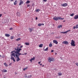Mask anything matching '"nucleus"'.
<instances>
[{
    "instance_id": "obj_1",
    "label": "nucleus",
    "mask_w": 78,
    "mask_h": 78,
    "mask_svg": "<svg viewBox=\"0 0 78 78\" xmlns=\"http://www.w3.org/2000/svg\"><path fill=\"white\" fill-rule=\"evenodd\" d=\"M20 45V44H18V46L16 47V48H15V51H13L11 52V53H14V52L15 54H15V56L16 58H17L16 59V61L17 62H18V61H19L20 60V59L19 58V56H20V55H24V54L19 53L20 52V51L22 50L21 48L19 49V47Z\"/></svg>"
},
{
    "instance_id": "obj_2",
    "label": "nucleus",
    "mask_w": 78,
    "mask_h": 78,
    "mask_svg": "<svg viewBox=\"0 0 78 78\" xmlns=\"http://www.w3.org/2000/svg\"><path fill=\"white\" fill-rule=\"evenodd\" d=\"M10 56L11 59H12L13 61H14V62H16V60H15V58H15L16 60L17 59V57H16V56L15 53L14 52L11 53V52Z\"/></svg>"
},
{
    "instance_id": "obj_3",
    "label": "nucleus",
    "mask_w": 78,
    "mask_h": 78,
    "mask_svg": "<svg viewBox=\"0 0 78 78\" xmlns=\"http://www.w3.org/2000/svg\"><path fill=\"white\" fill-rule=\"evenodd\" d=\"M53 19L54 20H56V21L57 20H64V18H62L60 16H58V17H54Z\"/></svg>"
},
{
    "instance_id": "obj_4",
    "label": "nucleus",
    "mask_w": 78,
    "mask_h": 78,
    "mask_svg": "<svg viewBox=\"0 0 78 78\" xmlns=\"http://www.w3.org/2000/svg\"><path fill=\"white\" fill-rule=\"evenodd\" d=\"M48 61L49 62H51V61H54V58H53L49 57Z\"/></svg>"
},
{
    "instance_id": "obj_5",
    "label": "nucleus",
    "mask_w": 78,
    "mask_h": 78,
    "mask_svg": "<svg viewBox=\"0 0 78 78\" xmlns=\"http://www.w3.org/2000/svg\"><path fill=\"white\" fill-rule=\"evenodd\" d=\"M71 46H73V47H75V41H74V40H73L71 41Z\"/></svg>"
},
{
    "instance_id": "obj_6",
    "label": "nucleus",
    "mask_w": 78,
    "mask_h": 78,
    "mask_svg": "<svg viewBox=\"0 0 78 78\" xmlns=\"http://www.w3.org/2000/svg\"><path fill=\"white\" fill-rule=\"evenodd\" d=\"M70 30H69L66 32H61L60 33H62L63 34H66V33H67L68 32H70Z\"/></svg>"
},
{
    "instance_id": "obj_7",
    "label": "nucleus",
    "mask_w": 78,
    "mask_h": 78,
    "mask_svg": "<svg viewBox=\"0 0 78 78\" xmlns=\"http://www.w3.org/2000/svg\"><path fill=\"white\" fill-rule=\"evenodd\" d=\"M53 42L54 44H55L56 45H57L58 43V42L56 40H54L53 41Z\"/></svg>"
},
{
    "instance_id": "obj_8",
    "label": "nucleus",
    "mask_w": 78,
    "mask_h": 78,
    "mask_svg": "<svg viewBox=\"0 0 78 78\" xmlns=\"http://www.w3.org/2000/svg\"><path fill=\"white\" fill-rule=\"evenodd\" d=\"M33 30V27L29 28V30L30 31V33H31V32H32Z\"/></svg>"
},
{
    "instance_id": "obj_9",
    "label": "nucleus",
    "mask_w": 78,
    "mask_h": 78,
    "mask_svg": "<svg viewBox=\"0 0 78 78\" xmlns=\"http://www.w3.org/2000/svg\"><path fill=\"white\" fill-rule=\"evenodd\" d=\"M63 43L64 44L67 45L68 44V42L67 41H64L63 42Z\"/></svg>"
},
{
    "instance_id": "obj_10",
    "label": "nucleus",
    "mask_w": 78,
    "mask_h": 78,
    "mask_svg": "<svg viewBox=\"0 0 78 78\" xmlns=\"http://www.w3.org/2000/svg\"><path fill=\"white\" fill-rule=\"evenodd\" d=\"M16 14H17V16H18L19 17L21 16V15L20 14V13L19 12H17Z\"/></svg>"
},
{
    "instance_id": "obj_11",
    "label": "nucleus",
    "mask_w": 78,
    "mask_h": 78,
    "mask_svg": "<svg viewBox=\"0 0 78 78\" xmlns=\"http://www.w3.org/2000/svg\"><path fill=\"white\" fill-rule=\"evenodd\" d=\"M2 73H5V72H7V70L3 69L2 70Z\"/></svg>"
},
{
    "instance_id": "obj_12",
    "label": "nucleus",
    "mask_w": 78,
    "mask_h": 78,
    "mask_svg": "<svg viewBox=\"0 0 78 78\" xmlns=\"http://www.w3.org/2000/svg\"><path fill=\"white\" fill-rule=\"evenodd\" d=\"M62 6H67V3H64L62 5Z\"/></svg>"
},
{
    "instance_id": "obj_13",
    "label": "nucleus",
    "mask_w": 78,
    "mask_h": 78,
    "mask_svg": "<svg viewBox=\"0 0 78 78\" xmlns=\"http://www.w3.org/2000/svg\"><path fill=\"white\" fill-rule=\"evenodd\" d=\"M20 1V2L19 4V5H21L23 3V1Z\"/></svg>"
},
{
    "instance_id": "obj_14",
    "label": "nucleus",
    "mask_w": 78,
    "mask_h": 78,
    "mask_svg": "<svg viewBox=\"0 0 78 78\" xmlns=\"http://www.w3.org/2000/svg\"><path fill=\"white\" fill-rule=\"evenodd\" d=\"M5 36H6V37H9V36H10V35L6 34H5Z\"/></svg>"
},
{
    "instance_id": "obj_15",
    "label": "nucleus",
    "mask_w": 78,
    "mask_h": 78,
    "mask_svg": "<svg viewBox=\"0 0 78 78\" xmlns=\"http://www.w3.org/2000/svg\"><path fill=\"white\" fill-rule=\"evenodd\" d=\"M58 76H61L62 75V74L61 72H59L58 73Z\"/></svg>"
},
{
    "instance_id": "obj_16",
    "label": "nucleus",
    "mask_w": 78,
    "mask_h": 78,
    "mask_svg": "<svg viewBox=\"0 0 78 78\" xmlns=\"http://www.w3.org/2000/svg\"><path fill=\"white\" fill-rule=\"evenodd\" d=\"M39 47L40 48H42V47H43V44H41L40 45H39Z\"/></svg>"
},
{
    "instance_id": "obj_17",
    "label": "nucleus",
    "mask_w": 78,
    "mask_h": 78,
    "mask_svg": "<svg viewBox=\"0 0 78 78\" xmlns=\"http://www.w3.org/2000/svg\"><path fill=\"white\" fill-rule=\"evenodd\" d=\"M74 19H78V15L75 16L74 17Z\"/></svg>"
},
{
    "instance_id": "obj_18",
    "label": "nucleus",
    "mask_w": 78,
    "mask_h": 78,
    "mask_svg": "<svg viewBox=\"0 0 78 78\" xmlns=\"http://www.w3.org/2000/svg\"><path fill=\"white\" fill-rule=\"evenodd\" d=\"M62 27V25H60L58 26V28H61Z\"/></svg>"
},
{
    "instance_id": "obj_19",
    "label": "nucleus",
    "mask_w": 78,
    "mask_h": 78,
    "mask_svg": "<svg viewBox=\"0 0 78 78\" xmlns=\"http://www.w3.org/2000/svg\"><path fill=\"white\" fill-rule=\"evenodd\" d=\"M25 44L26 45H30V44L28 42H26Z\"/></svg>"
},
{
    "instance_id": "obj_20",
    "label": "nucleus",
    "mask_w": 78,
    "mask_h": 78,
    "mask_svg": "<svg viewBox=\"0 0 78 78\" xmlns=\"http://www.w3.org/2000/svg\"><path fill=\"white\" fill-rule=\"evenodd\" d=\"M31 77H32V75H30L28 76H27V78H31Z\"/></svg>"
},
{
    "instance_id": "obj_21",
    "label": "nucleus",
    "mask_w": 78,
    "mask_h": 78,
    "mask_svg": "<svg viewBox=\"0 0 78 78\" xmlns=\"http://www.w3.org/2000/svg\"><path fill=\"white\" fill-rule=\"evenodd\" d=\"M20 39H21V38H17V39H16V41H20Z\"/></svg>"
},
{
    "instance_id": "obj_22",
    "label": "nucleus",
    "mask_w": 78,
    "mask_h": 78,
    "mask_svg": "<svg viewBox=\"0 0 78 78\" xmlns=\"http://www.w3.org/2000/svg\"><path fill=\"white\" fill-rule=\"evenodd\" d=\"M28 69V67H26V68H24L23 69V70L24 71H25V70H27Z\"/></svg>"
},
{
    "instance_id": "obj_23",
    "label": "nucleus",
    "mask_w": 78,
    "mask_h": 78,
    "mask_svg": "<svg viewBox=\"0 0 78 78\" xmlns=\"http://www.w3.org/2000/svg\"><path fill=\"white\" fill-rule=\"evenodd\" d=\"M4 64L5 66V67H8V65H7V64H6V63H4Z\"/></svg>"
},
{
    "instance_id": "obj_24",
    "label": "nucleus",
    "mask_w": 78,
    "mask_h": 78,
    "mask_svg": "<svg viewBox=\"0 0 78 78\" xmlns=\"http://www.w3.org/2000/svg\"><path fill=\"white\" fill-rule=\"evenodd\" d=\"M17 1H15V2L14 3V5H16L17 4Z\"/></svg>"
},
{
    "instance_id": "obj_25",
    "label": "nucleus",
    "mask_w": 78,
    "mask_h": 78,
    "mask_svg": "<svg viewBox=\"0 0 78 78\" xmlns=\"http://www.w3.org/2000/svg\"><path fill=\"white\" fill-rule=\"evenodd\" d=\"M31 59L32 60V61H34L35 60V57H34L32 58H31Z\"/></svg>"
},
{
    "instance_id": "obj_26",
    "label": "nucleus",
    "mask_w": 78,
    "mask_h": 78,
    "mask_svg": "<svg viewBox=\"0 0 78 78\" xmlns=\"http://www.w3.org/2000/svg\"><path fill=\"white\" fill-rule=\"evenodd\" d=\"M30 3V2L29 0H27L26 2V3Z\"/></svg>"
},
{
    "instance_id": "obj_27",
    "label": "nucleus",
    "mask_w": 78,
    "mask_h": 78,
    "mask_svg": "<svg viewBox=\"0 0 78 78\" xmlns=\"http://www.w3.org/2000/svg\"><path fill=\"white\" fill-rule=\"evenodd\" d=\"M38 26H39V27H41V26H42V24L41 23H39L38 24Z\"/></svg>"
},
{
    "instance_id": "obj_28",
    "label": "nucleus",
    "mask_w": 78,
    "mask_h": 78,
    "mask_svg": "<svg viewBox=\"0 0 78 78\" xmlns=\"http://www.w3.org/2000/svg\"><path fill=\"white\" fill-rule=\"evenodd\" d=\"M76 28H78V24L76 25Z\"/></svg>"
},
{
    "instance_id": "obj_29",
    "label": "nucleus",
    "mask_w": 78,
    "mask_h": 78,
    "mask_svg": "<svg viewBox=\"0 0 78 78\" xmlns=\"http://www.w3.org/2000/svg\"><path fill=\"white\" fill-rule=\"evenodd\" d=\"M49 47H52V44H50L49 45Z\"/></svg>"
},
{
    "instance_id": "obj_30",
    "label": "nucleus",
    "mask_w": 78,
    "mask_h": 78,
    "mask_svg": "<svg viewBox=\"0 0 78 78\" xmlns=\"http://www.w3.org/2000/svg\"><path fill=\"white\" fill-rule=\"evenodd\" d=\"M48 48H47L45 49V51H47L48 50Z\"/></svg>"
},
{
    "instance_id": "obj_31",
    "label": "nucleus",
    "mask_w": 78,
    "mask_h": 78,
    "mask_svg": "<svg viewBox=\"0 0 78 78\" xmlns=\"http://www.w3.org/2000/svg\"><path fill=\"white\" fill-rule=\"evenodd\" d=\"M56 39H60V37L58 36L56 37Z\"/></svg>"
},
{
    "instance_id": "obj_32",
    "label": "nucleus",
    "mask_w": 78,
    "mask_h": 78,
    "mask_svg": "<svg viewBox=\"0 0 78 78\" xmlns=\"http://www.w3.org/2000/svg\"><path fill=\"white\" fill-rule=\"evenodd\" d=\"M74 15V13H72V14L70 15L71 16H73Z\"/></svg>"
},
{
    "instance_id": "obj_33",
    "label": "nucleus",
    "mask_w": 78,
    "mask_h": 78,
    "mask_svg": "<svg viewBox=\"0 0 78 78\" xmlns=\"http://www.w3.org/2000/svg\"><path fill=\"white\" fill-rule=\"evenodd\" d=\"M11 39H14V38H13V37H10Z\"/></svg>"
},
{
    "instance_id": "obj_34",
    "label": "nucleus",
    "mask_w": 78,
    "mask_h": 78,
    "mask_svg": "<svg viewBox=\"0 0 78 78\" xmlns=\"http://www.w3.org/2000/svg\"><path fill=\"white\" fill-rule=\"evenodd\" d=\"M76 65L77 66H78V63H76Z\"/></svg>"
},
{
    "instance_id": "obj_35",
    "label": "nucleus",
    "mask_w": 78,
    "mask_h": 78,
    "mask_svg": "<svg viewBox=\"0 0 78 78\" xmlns=\"http://www.w3.org/2000/svg\"><path fill=\"white\" fill-rule=\"evenodd\" d=\"M22 47H23V46H21L20 47V48H22Z\"/></svg>"
},
{
    "instance_id": "obj_36",
    "label": "nucleus",
    "mask_w": 78,
    "mask_h": 78,
    "mask_svg": "<svg viewBox=\"0 0 78 78\" xmlns=\"http://www.w3.org/2000/svg\"><path fill=\"white\" fill-rule=\"evenodd\" d=\"M2 16V14H0V17H1Z\"/></svg>"
},
{
    "instance_id": "obj_37",
    "label": "nucleus",
    "mask_w": 78,
    "mask_h": 78,
    "mask_svg": "<svg viewBox=\"0 0 78 78\" xmlns=\"http://www.w3.org/2000/svg\"><path fill=\"white\" fill-rule=\"evenodd\" d=\"M75 28H76V27H75V26H74L73 27V29H74V30H75Z\"/></svg>"
},
{
    "instance_id": "obj_38",
    "label": "nucleus",
    "mask_w": 78,
    "mask_h": 78,
    "mask_svg": "<svg viewBox=\"0 0 78 78\" xmlns=\"http://www.w3.org/2000/svg\"><path fill=\"white\" fill-rule=\"evenodd\" d=\"M12 30V28H11L9 29L10 30Z\"/></svg>"
},
{
    "instance_id": "obj_39",
    "label": "nucleus",
    "mask_w": 78,
    "mask_h": 78,
    "mask_svg": "<svg viewBox=\"0 0 78 78\" xmlns=\"http://www.w3.org/2000/svg\"><path fill=\"white\" fill-rule=\"evenodd\" d=\"M12 65V63H10V64H9V66H11Z\"/></svg>"
},
{
    "instance_id": "obj_40",
    "label": "nucleus",
    "mask_w": 78,
    "mask_h": 78,
    "mask_svg": "<svg viewBox=\"0 0 78 78\" xmlns=\"http://www.w3.org/2000/svg\"><path fill=\"white\" fill-rule=\"evenodd\" d=\"M39 11H40V10H36V12H39Z\"/></svg>"
},
{
    "instance_id": "obj_41",
    "label": "nucleus",
    "mask_w": 78,
    "mask_h": 78,
    "mask_svg": "<svg viewBox=\"0 0 78 78\" xmlns=\"http://www.w3.org/2000/svg\"><path fill=\"white\" fill-rule=\"evenodd\" d=\"M24 54L25 55H27V53H25Z\"/></svg>"
},
{
    "instance_id": "obj_42",
    "label": "nucleus",
    "mask_w": 78,
    "mask_h": 78,
    "mask_svg": "<svg viewBox=\"0 0 78 78\" xmlns=\"http://www.w3.org/2000/svg\"><path fill=\"white\" fill-rule=\"evenodd\" d=\"M32 61H33V60L31 58V59L30 60V62H32Z\"/></svg>"
},
{
    "instance_id": "obj_43",
    "label": "nucleus",
    "mask_w": 78,
    "mask_h": 78,
    "mask_svg": "<svg viewBox=\"0 0 78 78\" xmlns=\"http://www.w3.org/2000/svg\"><path fill=\"white\" fill-rule=\"evenodd\" d=\"M44 2H47V0H43Z\"/></svg>"
},
{
    "instance_id": "obj_44",
    "label": "nucleus",
    "mask_w": 78,
    "mask_h": 78,
    "mask_svg": "<svg viewBox=\"0 0 78 78\" xmlns=\"http://www.w3.org/2000/svg\"><path fill=\"white\" fill-rule=\"evenodd\" d=\"M41 24V25H44V23H42Z\"/></svg>"
},
{
    "instance_id": "obj_45",
    "label": "nucleus",
    "mask_w": 78,
    "mask_h": 78,
    "mask_svg": "<svg viewBox=\"0 0 78 78\" xmlns=\"http://www.w3.org/2000/svg\"><path fill=\"white\" fill-rule=\"evenodd\" d=\"M36 20H37V17H36Z\"/></svg>"
},
{
    "instance_id": "obj_46",
    "label": "nucleus",
    "mask_w": 78,
    "mask_h": 78,
    "mask_svg": "<svg viewBox=\"0 0 78 78\" xmlns=\"http://www.w3.org/2000/svg\"><path fill=\"white\" fill-rule=\"evenodd\" d=\"M51 52H53V51H54L53 50H52L51 51Z\"/></svg>"
},
{
    "instance_id": "obj_47",
    "label": "nucleus",
    "mask_w": 78,
    "mask_h": 78,
    "mask_svg": "<svg viewBox=\"0 0 78 78\" xmlns=\"http://www.w3.org/2000/svg\"><path fill=\"white\" fill-rule=\"evenodd\" d=\"M41 62H38V64H40Z\"/></svg>"
},
{
    "instance_id": "obj_48",
    "label": "nucleus",
    "mask_w": 78,
    "mask_h": 78,
    "mask_svg": "<svg viewBox=\"0 0 78 78\" xmlns=\"http://www.w3.org/2000/svg\"><path fill=\"white\" fill-rule=\"evenodd\" d=\"M42 64H41H41H40V66H42Z\"/></svg>"
},
{
    "instance_id": "obj_49",
    "label": "nucleus",
    "mask_w": 78,
    "mask_h": 78,
    "mask_svg": "<svg viewBox=\"0 0 78 78\" xmlns=\"http://www.w3.org/2000/svg\"><path fill=\"white\" fill-rule=\"evenodd\" d=\"M25 78H27V76H25Z\"/></svg>"
},
{
    "instance_id": "obj_50",
    "label": "nucleus",
    "mask_w": 78,
    "mask_h": 78,
    "mask_svg": "<svg viewBox=\"0 0 78 78\" xmlns=\"http://www.w3.org/2000/svg\"><path fill=\"white\" fill-rule=\"evenodd\" d=\"M44 65H43L42 66V67H44Z\"/></svg>"
},
{
    "instance_id": "obj_51",
    "label": "nucleus",
    "mask_w": 78,
    "mask_h": 78,
    "mask_svg": "<svg viewBox=\"0 0 78 78\" xmlns=\"http://www.w3.org/2000/svg\"><path fill=\"white\" fill-rule=\"evenodd\" d=\"M12 2V1H13L14 0H10Z\"/></svg>"
},
{
    "instance_id": "obj_52",
    "label": "nucleus",
    "mask_w": 78,
    "mask_h": 78,
    "mask_svg": "<svg viewBox=\"0 0 78 78\" xmlns=\"http://www.w3.org/2000/svg\"><path fill=\"white\" fill-rule=\"evenodd\" d=\"M4 14H6V13L4 12Z\"/></svg>"
},
{
    "instance_id": "obj_53",
    "label": "nucleus",
    "mask_w": 78,
    "mask_h": 78,
    "mask_svg": "<svg viewBox=\"0 0 78 78\" xmlns=\"http://www.w3.org/2000/svg\"><path fill=\"white\" fill-rule=\"evenodd\" d=\"M20 0V1H22V0Z\"/></svg>"
},
{
    "instance_id": "obj_54",
    "label": "nucleus",
    "mask_w": 78,
    "mask_h": 78,
    "mask_svg": "<svg viewBox=\"0 0 78 78\" xmlns=\"http://www.w3.org/2000/svg\"><path fill=\"white\" fill-rule=\"evenodd\" d=\"M56 54H57L56 53H55V55H56Z\"/></svg>"
},
{
    "instance_id": "obj_55",
    "label": "nucleus",
    "mask_w": 78,
    "mask_h": 78,
    "mask_svg": "<svg viewBox=\"0 0 78 78\" xmlns=\"http://www.w3.org/2000/svg\"><path fill=\"white\" fill-rule=\"evenodd\" d=\"M1 57V55H0V57Z\"/></svg>"
},
{
    "instance_id": "obj_56",
    "label": "nucleus",
    "mask_w": 78,
    "mask_h": 78,
    "mask_svg": "<svg viewBox=\"0 0 78 78\" xmlns=\"http://www.w3.org/2000/svg\"><path fill=\"white\" fill-rule=\"evenodd\" d=\"M36 10H39V9H37H37H36Z\"/></svg>"
}]
</instances>
